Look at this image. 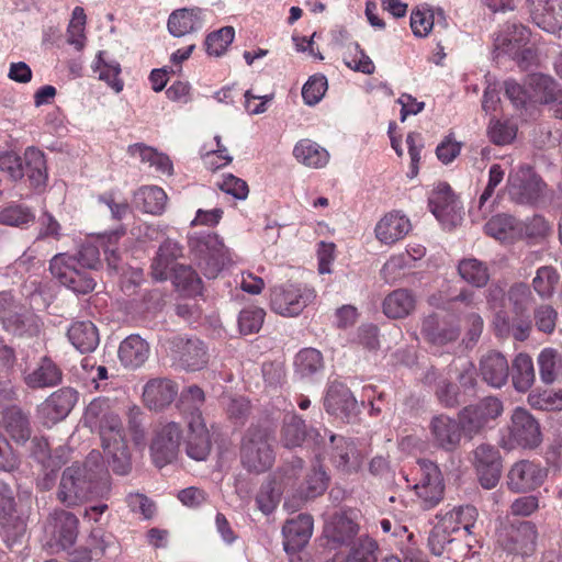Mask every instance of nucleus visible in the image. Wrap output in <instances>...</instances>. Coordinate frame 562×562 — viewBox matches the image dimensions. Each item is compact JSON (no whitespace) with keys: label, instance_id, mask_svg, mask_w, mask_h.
I'll use <instances>...</instances> for the list:
<instances>
[{"label":"nucleus","instance_id":"72a5a7b5","mask_svg":"<svg viewBox=\"0 0 562 562\" xmlns=\"http://www.w3.org/2000/svg\"><path fill=\"white\" fill-rule=\"evenodd\" d=\"M77 402V392L69 387L60 389L45 401L43 413L53 423L59 422L68 416Z\"/></svg>","mask_w":562,"mask_h":562},{"label":"nucleus","instance_id":"052dcab7","mask_svg":"<svg viewBox=\"0 0 562 562\" xmlns=\"http://www.w3.org/2000/svg\"><path fill=\"white\" fill-rule=\"evenodd\" d=\"M559 274L552 267H541L537 270V274L533 278L532 285L535 291L541 297H549L553 294L554 289L559 282Z\"/></svg>","mask_w":562,"mask_h":562},{"label":"nucleus","instance_id":"3c124183","mask_svg":"<svg viewBox=\"0 0 562 562\" xmlns=\"http://www.w3.org/2000/svg\"><path fill=\"white\" fill-rule=\"evenodd\" d=\"M437 520L438 521L429 533L428 547L432 554L440 557L446 552L447 547L454 540L452 537L454 532L448 528L451 524L449 520L448 522L441 521L440 518H437Z\"/></svg>","mask_w":562,"mask_h":562},{"label":"nucleus","instance_id":"5701e85b","mask_svg":"<svg viewBox=\"0 0 562 562\" xmlns=\"http://www.w3.org/2000/svg\"><path fill=\"white\" fill-rule=\"evenodd\" d=\"M284 537V550L295 552L302 549L313 533V518L307 514H300L295 518L288 519L282 528Z\"/></svg>","mask_w":562,"mask_h":562},{"label":"nucleus","instance_id":"a19ab883","mask_svg":"<svg viewBox=\"0 0 562 562\" xmlns=\"http://www.w3.org/2000/svg\"><path fill=\"white\" fill-rule=\"evenodd\" d=\"M127 153L133 157H138L142 162L154 167L156 171L170 176L172 173V162L165 154L158 153L154 148L144 144H133L127 148Z\"/></svg>","mask_w":562,"mask_h":562},{"label":"nucleus","instance_id":"bb28decb","mask_svg":"<svg viewBox=\"0 0 562 562\" xmlns=\"http://www.w3.org/2000/svg\"><path fill=\"white\" fill-rule=\"evenodd\" d=\"M178 394L177 384L168 379H153L144 387L143 397L150 409H162L170 405Z\"/></svg>","mask_w":562,"mask_h":562},{"label":"nucleus","instance_id":"bf43d9fd","mask_svg":"<svg viewBox=\"0 0 562 562\" xmlns=\"http://www.w3.org/2000/svg\"><path fill=\"white\" fill-rule=\"evenodd\" d=\"M344 63L348 68L366 75H372L375 70L373 61L357 42L350 45L349 53L344 57Z\"/></svg>","mask_w":562,"mask_h":562},{"label":"nucleus","instance_id":"58836bf2","mask_svg":"<svg viewBox=\"0 0 562 562\" xmlns=\"http://www.w3.org/2000/svg\"><path fill=\"white\" fill-rule=\"evenodd\" d=\"M134 204L145 213L160 215L167 204V194L156 186L142 187L134 193Z\"/></svg>","mask_w":562,"mask_h":562},{"label":"nucleus","instance_id":"9d476101","mask_svg":"<svg viewBox=\"0 0 562 562\" xmlns=\"http://www.w3.org/2000/svg\"><path fill=\"white\" fill-rule=\"evenodd\" d=\"M529 38L530 32L526 26L509 23L495 38V47L525 67L533 58L532 49L527 47Z\"/></svg>","mask_w":562,"mask_h":562},{"label":"nucleus","instance_id":"cd10ccee","mask_svg":"<svg viewBox=\"0 0 562 562\" xmlns=\"http://www.w3.org/2000/svg\"><path fill=\"white\" fill-rule=\"evenodd\" d=\"M119 359L121 364L127 369L140 368L150 353L149 345L138 335H130L119 347Z\"/></svg>","mask_w":562,"mask_h":562},{"label":"nucleus","instance_id":"e2e57ef3","mask_svg":"<svg viewBox=\"0 0 562 562\" xmlns=\"http://www.w3.org/2000/svg\"><path fill=\"white\" fill-rule=\"evenodd\" d=\"M528 403L531 407L541 411H561L562 389L558 391L531 392L528 395Z\"/></svg>","mask_w":562,"mask_h":562},{"label":"nucleus","instance_id":"b1692460","mask_svg":"<svg viewBox=\"0 0 562 562\" xmlns=\"http://www.w3.org/2000/svg\"><path fill=\"white\" fill-rule=\"evenodd\" d=\"M327 413L340 418H349L357 411V401L350 390L338 382H333L324 401Z\"/></svg>","mask_w":562,"mask_h":562},{"label":"nucleus","instance_id":"dca6fc26","mask_svg":"<svg viewBox=\"0 0 562 562\" xmlns=\"http://www.w3.org/2000/svg\"><path fill=\"white\" fill-rule=\"evenodd\" d=\"M547 469L530 460L514 463L507 474L508 487L514 492H528L538 488L547 477Z\"/></svg>","mask_w":562,"mask_h":562},{"label":"nucleus","instance_id":"8fccbe9b","mask_svg":"<svg viewBox=\"0 0 562 562\" xmlns=\"http://www.w3.org/2000/svg\"><path fill=\"white\" fill-rule=\"evenodd\" d=\"M2 423L14 439L19 441H25L29 439V419L22 411L15 407L7 409L3 415Z\"/></svg>","mask_w":562,"mask_h":562},{"label":"nucleus","instance_id":"6ab92c4d","mask_svg":"<svg viewBox=\"0 0 562 562\" xmlns=\"http://www.w3.org/2000/svg\"><path fill=\"white\" fill-rule=\"evenodd\" d=\"M429 430L432 443L446 451L456 450L464 434L460 418L456 420L443 414L431 418Z\"/></svg>","mask_w":562,"mask_h":562},{"label":"nucleus","instance_id":"de8ad7c7","mask_svg":"<svg viewBox=\"0 0 562 562\" xmlns=\"http://www.w3.org/2000/svg\"><path fill=\"white\" fill-rule=\"evenodd\" d=\"M436 18L445 22L443 11L441 9L417 8L411 14V27L415 36L425 37L432 30Z\"/></svg>","mask_w":562,"mask_h":562},{"label":"nucleus","instance_id":"f3484780","mask_svg":"<svg viewBox=\"0 0 562 562\" xmlns=\"http://www.w3.org/2000/svg\"><path fill=\"white\" fill-rule=\"evenodd\" d=\"M169 345L172 357L187 370H199L207 363L206 348L198 338L177 336L169 341Z\"/></svg>","mask_w":562,"mask_h":562},{"label":"nucleus","instance_id":"4d7b16f0","mask_svg":"<svg viewBox=\"0 0 562 562\" xmlns=\"http://www.w3.org/2000/svg\"><path fill=\"white\" fill-rule=\"evenodd\" d=\"M235 37L233 26H224L215 32L210 33L205 38V47L209 55L220 57L232 44Z\"/></svg>","mask_w":562,"mask_h":562},{"label":"nucleus","instance_id":"0eeeda50","mask_svg":"<svg viewBox=\"0 0 562 562\" xmlns=\"http://www.w3.org/2000/svg\"><path fill=\"white\" fill-rule=\"evenodd\" d=\"M313 288L305 284H283L274 286L270 295V305L273 312L285 317L297 316L315 300Z\"/></svg>","mask_w":562,"mask_h":562},{"label":"nucleus","instance_id":"774afa93","mask_svg":"<svg viewBox=\"0 0 562 562\" xmlns=\"http://www.w3.org/2000/svg\"><path fill=\"white\" fill-rule=\"evenodd\" d=\"M516 127L508 122L499 120L491 121L487 134L492 143L495 145H506L514 140L516 137Z\"/></svg>","mask_w":562,"mask_h":562},{"label":"nucleus","instance_id":"79ce46f5","mask_svg":"<svg viewBox=\"0 0 562 562\" xmlns=\"http://www.w3.org/2000/svg\"><path fill=\"white\" fill-rule=\"evenodd\" d=\"M26 175L34 188L45 186L47 168L44 153L35 147L26 148L24 153Z\"/></svg>","mask_w":562,"mask_h":562},{"label":"nucleus","instance_id":"9b49d317","mask_svg":"<svg viewBox=\"0 0 562 562\" xmlns=\"http://www.w3.org/2000/svg\"><path fill=\"white\" fill-rule=\"evenodd\" d=\"M303 468L302 459H294L291 465L283 467L280 472V480L274 477L261 485L256 497L258 508L265 514H271L280 502L282 494L281 484L284 486H293L300 471Z\"/></svg>","mask_w":562,"mask_h":562},{"label":"nucleus","instance_id":"6e6d98bb","mask_svg":"<svg viewBox=\"0 0 562 562\" xmlns=\"http://www.w3.org/2000/svg\"><path fill=\"white\" fill-rule=\"evenodd\" d=\"M327 536L337 543L349 542L358 532V526L346 516H337L326 528Z\"/></svg>","mask_w":562,"mask_h":562},{"label":"nucleus","instance_id":"a878e982","mask_svg":"<svg viewBox=\"0 0 562 562\" xmlns=\"http://www.w3.org/2000/svg\"><path fill=\"white\" fill-rule=\"evenodd\" d=\"M480 373L488 385L499 389L505 385L508 380V361L501 352L488 351L481 358Z\"/></svg>","mask_w":562,"mask_h":562},{"label":"nucleus","instance_id":"603ef678","mask_svg":"<svg viewBox=\"0 0 562 562\" xmlns=\"http://www.w3.org/2000/svg\"><path fill=\"white\" fill-rule=\"evenodd\" d=\"M561 357L555 349L546 348L538 356L540 379L546 384L557 380Z\"/></svg>","mask_w":562,"mask_h":562},{"label":"nucleus","instance_id":"680f3d73","mask_svg":"<svg viewBox=\"0 0 562 562\" xmlns=\"http://www.w3.org/2000/svg\"><path fill=\"white\" fill-rule=\"evenodd\" d=\"M266 312L257 306H249L240 311L238 327L243 335L258 333L263 324Z\"/></svg>","mask_w":562,"mask_h":562},{"label":"nucleus","instance_id":"7c9ffc66","mask_svg":"<svg viewBox=\"0 0 562 562\" xmlns=\"http://www.w3.org/2000/svg\"><path fill=\"white\" fill-rule=\"evenodd\" d=\"M23 381L31 389L53 387L61 382V371L52 359L44 357L33 370L24 373Z\"/></svg>","mask_w":562,"mask_h":562},{"label":"nucleus","instance_id":"2f4dec72","mask_svg":"<svg viewBox=\"0 0 562 562\" xmlns=\"http://www.w3.org/2000/svg\"><path fill=\"white\" fill-rule=\"evenodd\" d=\"M182 247L172 239H166L158 248L151 263V276L156 281H165L172 272L173 262L182 256Z\"/></svg>","mask_w":562,"mask_h":562},{"label":"nucleus","instance_id":"20e7f679","mask_svg":"<svg viewBox=\"0 0 562 562\" xmlns=\"http://www.w3.org/2000/svg\"><path fill=\"white\" fill-rule=\"evenodd\" d=\"M274 434L269 427L251 426L245 432L240 445L243 467L254 473L269 470L274 462Z\"/></svg>","mask_w":562,"mask_h":562},{"label":"nucleus","instance_id":"f03ea898","mask_svg":"<svg viewBox=\"0 0 562 562\" xmlns=\"http://www.w3.org/2000/svg\"><path fill=\"white\" fill-rule=\"evenodd\" d=\"M188 244L192 259L209 279L216 278L224 268L237 261V256L225 246L217 234L194 233L189 237Z\"/></svg>","mask_w":562,"mask_h":562},{"label":"nucleus","instance_id":"2eb2a0df","mask_svg":"<svg viewBox=\"0 0 562 562\" xmlns=\"http://www.w3.org/2000/svg\"><path fill=\"white\" fill-rule=\"evenodd\" d=\"M431 213L446 226L457 225L462 216V206L447 183H440L429 196Z\"/></svg>","mask_w":562,"mask_h":562},{"label":"nucleus","instance_id":"a211bd4d","mask_svg":"<svg viewBox=\"0 0 562 562\" xmlns=\"http://www.w3.org/2000/svg\"><path fill=\"white\" fill-rule=\"evenodd\" d=\"M422 471L420 481L415 484L417 496L422 499L423 506L428 509L436 506L442 498L443 485L440 479L438 467L428 460H419Z\"/></svg>","mask_w":562,"mask_h":562},{"label":"nucleus","instance_id":"49530a36","mask_svg":"<svg viewBox=\"0 0 562 562\" xmlns=\"http://www.w3.org/2000/svg\"><path fill=\"white\" fill-rule=\"evenodd\" d=\"M323 356L317 349L304 348L294 358L295 374L300 378H310L323 370Z\"/></svg>","mask_w":562,"mask_h":562},{"label":"nucleus","instance_id":"09e8293b","mask_svg":"<svg viewBox=\"0 0 562 562\" xmlns=\"http://www.w3.org/2000/svg\"><path fill=\"white\" fill-rule=\"evenodd\" d=\"M171 277L175 286L183 293L195 295L201 292L202 281L190 266L175 265Z\"/></svg>","mask_w":562,"mask_h":562},{"label":"nucleus","instance_id":"6e6552de","mask_svg":"<svg viewBox=\"0 0 562 562\" xmlns=\"http://www.w3.org/2000/svg\"><path fill=\"white\" fill-rule=\"evenodd\" d=\"M93 481L81 465L72 464L61 474L57 497L68 507L78 506L93 496Z\"/></svg>","mask_w":562,"mask_h":562},{"label":"nucleus","instance_id":"5fc2aeb1","mask_svg":"<svg viewBox=\"0 0 562 562\" xmlns=\"http://www.w3.org/2000/svg\"><path fill=\"white\" fill-rule=\"evenodd\" d=\"M414 260L415 258L408 252L392 256L381 269L383 279L389 283L397 281L404 276L405 270L413 267Z\"/></svg>","mask_w":562,"mask_h":562},{"label":"nucleus","instance_id":"4c0bfd02","mask_svg":"<svg viewBox=\"0 0 562 562\" xmlns=\"http://www.w3.org/2000/svg\"><path fill=\"white\" fill-rule=\"evenodd\" d=\"M293 156L302 165L310 168H323L329 161L328 151L311 139H301L293 148Z\"/></svg>","mask_w":562,"mask_h":562},{"label":"nucleus","instance_id":"4468645a","mask_svg":"<svg viewBox=\"0 0 562 562\" xmlns=\"http://www.w3.org/2000/svg\"><path fill=\"white\" fill-rule=\"evenodd\" d=\"M328 456L330 462L344 473L358 472L364 460V453L353 440L331 435L329 438Z\"/></svg>","mask_w":562,"mask_h":562},{"label":"nucleus","instance_id":"ddd939ff","mask_svg":"<svg viewBox=\"0 0 562 562\" xmlns=\"http://www.w3.org/2000/svg\"><path fill=\"white\" fill-rule=\"evenodd\" d=\"M182 430L180 425L175 422L162 424L156 431L150 446V452L155 464L159 468L176 460Z\"/></svg>","mask_w":562,"mask_h":562},{"label":"nucleus","instance_id":"473e14b6","mask_svg":"<svg viewBox=\"0 0 562 562\" xmlns=\"http://www.w3.org/2000/svg\"><path fill=\"white\" fill-rule=\"evenodd\" d=\"M522 222L508 214L493 216L484 226L488 236L512 243L522 238Z\"/></svg>","mask_w":562,"mask_h":562},{"label":"nucleus","instance_id":"c9c22d12","mask_svg":"<svg viewBox=\"0 0 562 562\" xmlns=\"http://www.w3.org/2000/svg\"><path fill=\"white\" fill-rule=\"evenodd\" d=\"M415 306V295L407 289L394 290L383 301L384 314L394 319L408 316Z\"/></svg>","mask_w":562,"mask_h":562},{"label":"nucleus","instance_id":"f8f14e48","mask_svg":"<svg viewBox=\"0 0 562 562\" xmlns=\"http://www.w3.org/2000/svg\"><path fill=\"white\" fill-rule=\"evenodd\" d=\"M508 431V442H504V448L506 449H513L516 446L535 448L542 440L538 422L526 409L520 407L514 411Z\"/></svg>","mask_w":562,"mask_h":562},{"label":"nucleus","instance_id":"1a4fd4ad","mask_svg":"<svg viewBox=\"0 0 562 562\" xmlns=\"http://www.w3.org/2000/svg\"><path fill=\"white\" fill-rule=\"evenodd\" d=\"M503 413L502 402L494 396L483 398L475 405L464 407L459 413L463 432L470 439L480 434L490 422Z\"/></svg>","mask_w":562,"mask_h":562},{"label":"nucleus","instance_id":"864d4df0","mask_svg":"<svg viewBox=\"0 0 562 562\" xmlns=\"http://www.w3.org/2000/svg\"><path fill=\"white\" fill-rule=\"evenodd\" d=\"M306 437L305 422L293 414L284 420L282 428V442L286 448L299 447Z\"/></svg>","mask_w":562,"mask_h":562},{"label":"nucleus","instance_id":"4be33fe9","mask_svg":"<svg viewBox=\"0 0 562 562\" xmlns=\"http://www.w3.org/2000/svg\"><path fill=\"white\" fill-rule=\"evenodd\" d=\"M328 480L329 477L321 465L313 468L306 477L304 487L297 494L285 499L284 508L292 513L299 510L306 501L315 498L326 491Z\"/></svg>","mask_w":562,"mask_h":562},{"label":"nucleus","instance_id":"f257e3e1","mask_svg":"<svg viewBox=\"0 0 562 562\" xmlns=\"http://www.w3.org/2000/svg\"><path fill=\"white\" fill-rule=\"evenodd\" d=\"M83 425L97 431L109 467L115 474L125 475L132 469L131 452L125 440L119 415L110 408L109 401L95 398L87 406Z\"/></svg>","mask_w":562,"mask_h":562},{"label":"nucleus","instance_id":"c756f323","mask_svg":"<svg viewBox=\"0 0 562 562\" xmlns=\"http://www.w3.org/2000/svg\"><path fill=\"white\" fill-rule=\"evenodd\" d=\"M203 11L200 8L175 10L168 19V31L175 37H181L202 29Z\"/></svg>","mask_w":562,"mask_h":562},{"label":"nucleus","instance_id":"e433bc0d","mask_svg":"<svg viewBox=\"0 0 562 562\" xmlns=\"http://www.w3.org/2000/svg\"><path fill=\"white\" fill-rule=\"evenodd\" d=\"M68 338L80 352L93 351L99 345V333L89 321L75 322L68 329Z\"/></svg>","mask_w":562,"mask_h":562},{"label":"nucleus","instance_id":"393cba45","mask_svg":"<svg viewBox=\"0 0 562 562\" xmlns=\"http://www.w3.org/2000/svg\"><path fill=\"white\" fill-rule=\"evenodd\" d=\"M78 518L66 510L55 512L50 516L52 536L60 549L66 550L75 543L78 536Z\"/></svg>","mask_w":562,"mask_h":562},{"label":"nucleus","instance_id":"39448f33","mask_svg":"<svg viewBox=\"0 0 562 562\" xmlns=\"http://www.w3.org/2000/svg\"><path fill=\"white\" fill-rule=\"evenodd\" d=\"M546 183L530 166L513 169L507 178V190L512 201L522 205H535L543 196Z\"/></svg>","mask_w":562,"mask_h":562},{"label":"nucleus","instance_id":"c03bdc74","mask_svg":"<svg viewBox=\"0 0 562 562\" xmlns=\"http://www.w3.org/2000/svg\"><path fill=\"white\" fill-rule=\"evenodd\" d=\"M559 85L549 76L533 74L528 77L529 103L547 104L552 101Z\"/></svg>","mask_w":562,"mask_h":562},{"label":"nucleus","instance_id":"c85d7f7f","mask_svg":"<svg viewBox=\"0 0 562 562\" xmlns=\"http://www.w3.org/2000/svg\"><path fill=\"white\" fill-rule=\"evenodd\" d=\"M411 228V222L405 215L391 212L376 224L375 236L381 243L391 245L407 235Z\"/></svg>","mask_w":562,"mask_h":562},{"label":"nucleus","instance_id":"0e129e2a","mask_svg":"<svg viewBox=\"0 0 562 562\" xmlns=\"http://www.w3.org/2000/svg\"><path fill=\"white\" fill-rule=\"evenodd\" d=\"M378 546L370 538H361L356 542L345 562H376Z\"/></svg>","mask_w":562,"mask_h":562},{"label":"nucleus","instance_id":"69168bd1","mask_svg":"<svg viewBox=\"0 0 562 562\" xmlns=\"http://www.w3.org/2000/svg\"><path fill=\"white\" fill-rule=\"evenodd\" d=\"M327 90V80L324 76H312L302 88V98L307 105L317 104Z\"/></svg>","mask_w":562,"mask_h":562},{"label":"nucleus","instance_id":"412c9836","mask_svg":"<svg viewBox=\"0 0 562 562\" xmlns=\"http://www.w3.org/2000/svg\"><path fill=\"white\" fill-rule=\"evenodd\" d=\"M531 19L548 33L562 29V0H527Z\"/></svg>","mask_w":562,"mask_h":562},{"label":"nucleus","instance_id":"338daca9","mask_svg":"<svg viewBox=\"0 0 562 562\" xmlns=\"http://www.w3.org/2000/svg\"><path fill=\"white\" fill-rule=\"evenodd\" d=\"M34 221V214L23 205H10L0 212V223L10 226H22Z\"/></svg>","mask_w":562,"mask_h":562},{"label":"nucleus","instance_id":"423d86ee","mask_svg":"<svg viewBox=\"0 0 562 562\" xmlns=\"http://www.w3.org/2000/svg\"><path fill=\"white\" fill-rule=\"evenodd\" d=\"M49 271L63 285L77 293L86 294L93 291L95 281L90 273L79 266L74 255L56 254L49 260Z\"/></svg>","mask_w":562,"mask_h":562},{"label":"nucleus","instance_id":"37998d69","mask_svg":"<svg viewBox=\"0 0 562 562\" xmlns=\"http://www.w3.org/2000/svg\"><path fill=\"white\" fill-rule=\"evenodd\" d=\"M458 272L462 280L476 288L485 286L490 280L487 266L476 258L462 259L458 265Z\"/></svg>","mask_w":562,"mask_h":562},{"label":"nucleus","instance_id":"f704fd0d","mask_svg":"<svg viewBox=\"0 0 562 562\" xmlns=\"http://www.w3.org/2000/svg\"><path fill=\"white\" fill-rule=\"evenodd\" d=\"M477 510L475 507L467 505L454 507L453 509L445 513L438 514L436 518H440L441 521L451 522L449 530L458 533L460 530H463L467 535H472L476 528L477 520Z\"/></svg>","mask_w":562,"mask_h":562},{"label":"nucleus","instance_id":"aec40b11","mask_svg":"<svg viewBox=\"0 0 562 562\" xmlns=\"http://www.w3.org/2000/svg\"><path fill=\"white\" fill-rule=\"evenodd\" d=\"M537 538L536 526L530 521H522L509 527L501 542L507 551L529 557L536 551Z\"/></svg>","mask_w":562,"mask_h":562},{"label":"nucleus","instance_id":"ea45409f","mask_svg":"<svg viewBox=\"0 0 562 562\" xmlns=\"http://www.w3.org/2000/svg\"><path fill=\"white\" fill-rule=\"evenodd\" d=\"M3 329L16 337H32L38 334L40 325L32 314H21L19 311L8 316H0Z\"/></svg>","mask_w":562,"mask_h":562},{"label":"nucleus","instance_id":"a18cd8bd","mask_svg":"<svg viewBox=\"0 0 562 562\" xmlns=\"http://www.w3.org/2000/svg\"><path fill=\"white\" fill-rule=\"evenodd\" d=\"M536 379L533 362L527 353H519L513 362V383L517 391L526 392Z\"/></svg>","mask_w":562,"mask_h":562},{"label":"nucleus","instance_id":"13d9d810","mask_svg":"<svg viewBox=\"0 0 562 562\" xmlns=\"http://www.w3.org/2000/svg\"><path fill=\"white\" fill-rule=\"evenodd\" d=\"M123 235V229H116L97 236V241L103 249L109 268L115 271L119 270L121 260L120 255L116 251L115 245Z\"/></svg>","mask_w":562,"mask_h":562},{"label":"nucleus","instance_id":"7ed1b4c3","mask_svg":"<svg viewBox=\"0 0 562 562\" xmlns=\"http://www.w3.org/2000/svg\"><path fill=\"white\" fill-rule=\"evenodd\" d=\"M183 411H190L188 416V437L186 451L189 458L203 461L211 451L210 434L206 428L200 407L205 401L204 392L198 385H191L181 393Z\"/></svg>","mask_w":562,"mask_h":562}]
</instances>
